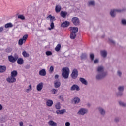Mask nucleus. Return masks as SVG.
<instances>
[{"instance_id":"1","label":"nucleus","mask_w":126,"mask_h":126,"mask_svg":"<svg viewBox=\"0 0 126 126\" xmlns=\"http://www.w3.org/2000/svg\"><path fill=\"white\" fill-rule=\"evenodd\" d=\"M97 74L96 75L97 80H101L107 76V73L104 71V67L99 66L97 69Z\"/></svg>"},{"instance_id":"2","label":"nucleus","mask_w":126,"mask_h":126,"mask_svg":"<svg viewBox=\"0 0 126 126\" xmlns=\"http://www.w3.org/2000/svg\"><path fill=\"white\" fill-rule=\"evenodd\" d=\"M71 34L70 35V38L72 40H74L76 38V35L77 32H78V27H71Z\"/></svg>"},{"instance_id":"3","label":"nucleus","mask_w":126,"mask_h":126,"mask_svg":"<svg viewBox=\"0 0 126 126\" xmlns=\"http://www.w3.org/2000/svg\"><path fill=\"white\" fill-rule=\"evenodd\" d=\"M62 70V75L64 79H67L68 76H69V68L68 67L63 68Z\"/></svg>"},{"instance_id":"4","label":"nucleus","mask_w":126,"mask_h":126,"mask_svg":"<svg viewBox=\"0 0 126 126\" xmlns=\"http://www.w3.org/2000/svg\"><path fill=\"white\" fill-rule=\"evenodd\" d=\"M118 92L116 93L117 97H123L124 96V91L125 90V86H120L118 87Z\"/></svg>"},{"instance_id":"5","label":"nucleus","mask_w":126,"mask_h":126,"mask_svg":"<svg viewBox=\"0 0 126 126\" xmlns=\"http://www.w3.org/2000/svg\"><path fill=\"white\" fill-rule=\"evenodd\" d=\"M126 10V9H113L111 10L110 11V14L113 18L114 17H116V12H123V11H125Z\"/></svg>"},{"instance_id":"6","label":"nucleus","mask_w":126,"mask_h":126,"mask_svg":"<svg viewBox=\"0 0 126 126\" xmlns=\"http://www.w3.org/2000/svg\"><path fill=\"white\" fill-rule=\"evenodd\" d=\"M88 113V110L86 108H80L78 112H77L78 115H81L82 116H84L85 114H87Z\"/></svg>"},{"instance_id":"7","label":"nucleus","mask_w":126,"mask_h":126,"mask_svg":"<svg viewBox=\"0 0 126 126\" xmlns=\"http://www.w3.org/2000/svg\"><path fill=\"white\" fill-rule=\"evenodd\" d=\"M78 76V71L77 70V69H73L71 74V77L73 78V79H76V78H77Z\"/></svg>"},{"instance_id":"8","label":"nucleus","mask_w":126,"mask_h":126,"mask_svg":"<svg viewBox=\"0 0 126 126\" xmlns=\"http://www.w3.org/2000/svg\"><path fill=\"white\" fill-rule=\"evenodd\" d=\"M71 21H72L73 24H74V25H75V26H77V25H78V24H79V23H80L79 19L78 18H77V17H73L71 19Z\"/></svg>"},{"instance_id":"9","label":"nucleus","mask_w":126,"mask_h":126,"mask_svg":"<svg viewBox=\"0 0 126 126\" xmlns=\"http://www.w3.org/2000/svg\"><path fill=\"white\" fill-rule=\"evenodd\" d=\"M97 109L100 115L103 117H105L106 115V110H105L104 108H103V107L100 106L98 107L97 108Z\"/></svg>"},{"instance_id":"10","label":"nucleus","mask_w":126,"mask_h":126,"mask_svg":"<svg viewBox=\"0 0 126 126\" xmlns=\"http://www.w3.org/2000/svg\"><path fill=\"white\" fill-rule=\"evenodd\" d=\"M70 90L71 91H74V90H76V91H79V90H80V88H79L78 85L74 84L72 85V86L71 87Z\"/></svg>"},{"instance_id":"11","label":"nucleus","mask_w":126,"mask_h":126,"mask_svg":"<svg viewBox=\"0 0 126 126\" xmlns=\"http://www.w3.org/2000/svg\"><path fill=\"white\" fill-rule=\"evenodd\" d=\"M71 102L72 104H74V105H75L76 104H79V103H80V98L76 97L72 99Z\"/></svg>"},{"instance_id":"12","label":"nucleus","mask_w":126,"mask_h":126,"mask_svg":"<svg viewBox=\"0 0 126 126\" xmlns=\"http://www.w3.org/2000/svg\"><path fill=\"white\" fill-rule=\"evenodd\" d=\"M7 81L9 83H13V82H15V81H16V78L11 76L10 77L7 78Z\"/></svg>"},{"instance_id":"13","label":"nucleus","mask_w":126,"mask_h":126,"mask_svg":"<svg viewBox=\"0 0 126 126\" xmlns=\"http://www.w3.org/2000/svg\"><path fill=\"white\" fill-rule=\"evenodd\" d=\"M61 86V81L60 80H56L54 81V87L55 88H59Z\"/></svg>"},{"instance_id":"14","label":"nucleus","mask_w":126,"mask_h":126,"mask_svg":"<svg viewBox=\"0 0 126 126\" xmlns=\"http://www.w3.org/2000/svg\"><path fill=\"white\" fill-rule=\"evenodd\" d=\"M6 71V66L5 65H0V73H3Z\"/></svg>"},{"instance_id":"15","label":"nucleus","mask_w":126,"mask_h":126,"mask_svg":"<svg viewBox=\"0 0 126 126\" xmlns=\"http://www.w3.org/2000/svg\"><path fill=\"white\" fill-rule=\"evenodd\" d=\"M43 85H44V83H42V82L40 83L39 84H38L36 87L37 90L38 91H41V90H42V89H43Z\"/></svg>"},{"instance_id":"16","label":"nucleus","mask_w":126,"mask_h":126,"mask_svg":"<svg viewBox=\"0 0 126 126\" xmlns=\"http://www.w3.org/2000/svg\"><path fill=\"white\" fill-rule=\"evenodd\" d=\"M61 10H62V7L60 5H56L55 6V11L56 13H59V12H61Z\"/></svg>"},{"instance_id":"17","label":"nucleus","mask_w":126,"mask_h":126,"mask_svg":"<svg viewBox=\"0 0 126 126\" xmlns=\"http://www.w3.org/2000/svg\"><path fill=\"white\" fill-rule=\"evenodd\" d=\"M79 81L82 84H84V85H87L88 84V82L84 78H80Z\"/></svg>"},{"instance_id":"18","label":"nucleus","mask_w":126,"mask_h":126,"mask_svg":"<svg viewBox=\"0 0 126 126\" xmlns=\"http://www.w3.org/2000/svg\"><path fill=\"white\" fill-rule=\"evenodd\" d=\"M70 23L69 22L66 21L65 22H63L61 24V27H67L69 26Z\"/></svg>"},{"instance_id":"19","label":"nucleus","mask_w":126,"mask_h":126,"mask_svg":"<svg viewBox=\"0 0 126 126\" xmlns=\"http://www.w3.org/2000/svg\"><path fill=\"white\" fill-rule=\"evenodd\" d=\"M8 60L11 63H15L17 61V58L15 59L13 56H9L8 57Z\"/></svg>"},{"instance_id":"20","label":"nucleus","mask_w":126,"mask_h":126,"mask_svg":"<svg viewBox=\"0 0 126 126\" xmlns=\"http://www.w3.org/2000/svg\"><path fill=\"white\" fill-rule=\"evenodd\" d=\"M100 54H101L102 57H103V58H107L108 53L106 51V50L101 51Z\"/></svg>"},{"instance_id":"21","label":"nucleus","mask_w":126,"mask_h":126,"mask_svg":"<svg viewBox=\"0 0 126 126\" xmlns=\"http://www.w3.org/2000/svg\"><path fill=\"white\" fill-rule=\"evenodd\" d=\"M65 112H66L65 109H62L61 110H57V111H56V114H57V115H63V114H64V113H65Z\"/></svg>"},{"instance_id":"22","label":"nucleus","mask_w":126,"mask_h":126,"mask_svg":"<svg viewBox=\"0 0 126 126\" xmlns=\"http://www.w3.org/2000/svg\"><path fill=\"white\" fill-rule=\"evenodd\" d=\"M48 18L50 19V22H54V21H56V17H55V16H52L51 15H49L47 17V19H48Z\"/></svg>"},{"instance_id":"23","label":"nucleus","mask_w":126,"mask_h":126,"mask_svg":"<svg viewBox=\"0 0 126 126\" xmlns=\"http://www.w3.org/2000/svg\"><path fill=\"white\" fill-rule=\"evenodd\" d=\"M53 104H54V102H53V100L49 99L46 101V105L48 106V107H52L53 106Z\"/></svg>"},{"instance_id":"24","label":"nucleus","mask_w":126,"mask_h":126,"mask_svg":"<svg viewBox=\"0 0 126 126\" xmlns=\"http://www.w3.org/2000/svg\"><path fill=\"white\" fill-rule=\"evenodd\" d=\"M60 15L61 17H63V18H65V17H66V16L67 15V12L62 11L60 13Z\"/></svg>"},{"instance_id":"25","label":"nucleus","mask_w":126,"mask_h":126,"mask_svg":"<svg viewBox=\"0 0 126 126\" xmlns=\"http://www.w3.org/2000/svg\"><path fill=\"white\" fill-rule=\"evenodd\" d=\"M39 75H41V76H46V70L45 69H42L39 72Z\"/></svg>"},{"instance_id":"26","label":"nucleus","mask_w":126,"mask_h":126,"mask_svg":"<svg viewBox=\"0 0 126 126\" xmlns=\"http://www.w3.org/2000/svg\"><path fill=\"white\" fill-rule=\"evenodd\" d=\"M95 5L96 3L95 2V1H89L88 2V6H95Z\"/></svg>"},{"instance_id":"27","label":"nucleus","mask_w":126,"mask_h":126,"mask_svg":"<svg viewBox=\"0 0 126 126\" xmlns=\"http://www.w3.org/2000/svg\"><path fill=\"white\" fill-rule=\"evenodd\" d=\"M48 125L51 126H57V123L54 122L53 120H50L48 123Z\"/></svg>"},{"instance_id":"28","label":"nucleus","mask_w":126,"mask_h":126,"mask_svg":"<svg viewBox=\"0 0 126 126\" xmlns=\"http://www.w3.org/2000/svg\"><path fill=\"white\" fill-rule=\"evenodd\" d=\"M17 74H18L17 71L14 70V71L11 72V76L15 78L17 76Z\"/></svg>"},{"instance_id":"29","label":"nucleus","mask_w":126,"mask_h":126,"mask_svg":"<svg viewBox=\"0 0 126 126\" xmlns=\"http://www.w3.org/2000/svg\"><path fill=\"white\" fill-rule=\"evenodd\" d=\"M81 60H86L87 59V54L86 53H82L80 56Z\"/></svg>"},{"instance_id":"30","label":"nucleus","mask_w":126,"mask_h":126,"mask_svg":"<svg viewBox=\"0 0 126 126\" xmlns=\"http://www.w3.org/2000/svg\"><path fill=\"white\" fill-rule=\"evenodd\" d=\"M24 63V61L23 60V59L22 58H19L17 60V63L18 64H23Z\"/></svg>"},{"instance_id":"31","label":"nucleus","mask_w":126,"mask_h":126,"mask_svg":"<svg viewBox=\"0 0 126 126\" xmlns=\"http://www.w3.org/2000/svg\"><path fill=\"white\" fill-rule=\"evenodd\" d=\"M119 104L121 107H123V108H126V103H125L122 101H119Z\"/></svg>"},{"instance_id":"32","label":"nucleus","mask_w":126,"mask_h":126,"mask_svg":"<svg viewBox=\"0 0 126 126\" xmlns=\"http://www.w3.org/2000/svg\"><path fill=\"white\" fill-rule=\"evenodd\" d=\"M120 121H121V118L119 117H116L114 120V122L115 124H119V123H120Z\"/></svg>"},{"instance_id":"33","label":"nucleus","mask_w":126,"mask_h":126,"mask_svg":"<svg viewBox=\"0 0 126 126\" xmlns=\"http://www.w3.org/2000/svg\"><path fill=\"white\" fill-rule=\"evenodd\" d=\"M13 25L11 23H8L5 25V28H9L10 27H13Z\"/></svg>"},{"instance_id":"34","label":"nucleus","mask_w":126,"mask_h":126,"mask_svg":"<svg viewBox=\"0 0 126 126\" xmlns=\"http://www.w3.org/2000/svg\"><path fill=\"white\" fill-rule=\"evenodd\" d=\"M61 44H58L55 48V51L59 52L61 50Z\"/></svg>"},{"instance_id":"35","label":"nucleus","mask_w":126,"mask_h":126,"mask_svg":"<svg viewBox=\"0 0 126 126\" xmlns=\"http://www.w3.org/2000/svg\"><path fill=\"white\" fill-rule=\"evenodd\" d=\"M55 108L57 110H61V103L58 102L55 105Z\"/></svg>"},{"instance_id":"36","label":"nucleus","mask_w":126,"mask_h":126,"mask_svg":"<svg viewBox=\"0 0 126 126\" xmlns=\"http://www.w3.org/2000/svg\"><path fill=\"white\" fill-rule=\"evenodd\" d=\"M22 55L24 58H28L30 56L29 54L27 53L25 51L22 52Z\"/></svg>"},{"instance_id":"37","label":"nucleus","mask_w":126,"mask_h":126,"mask_svg":"<svg viewBox=\"0 0 126 126\" xmlns=\"http://www.w3.org/2000/svg\"><path fill=\"white\" fill-rule=\"evenodd\" d=\"M27 38H28V34H25L22 38H21L22 40H23V41H24V43H25V42H26V40H27Z\"/></svg>"},{"instance_id":"38","label":"nucleus","mask_w":126,"mask_h":126,"mask_svg":"<svg viewBox=\"0 0 126 126\" xmlns=\"http://www.w3.org/2000/svg\"><path fill=\"white\" fill-rule=\"evenodd\" d=\"M24 43H25V42H24L23 39H22L21 38H20L18 41V45L19 46H22V45H23Z\"/></svg>"},{"instance_id":"39","label":"nucleus","mask_w":126,"mask_h":126,"mask_svg":"<svg viewBox=\"0 0 126 126\" xmlns=\"http://www.w3.org/2000/svg\"><path fill=\"white\" fill-rule=\"evenodd\" d=\"M90 58L91 61L93 62V61H94V59L95 58V55H94V54L92 53L90 55Z\"/></svg>"},{"instance_id":"40","label":"nucleus","mask_w":126,"mask_h":126,"mask_svg":"<svg viewBox=\"0 0 126 126\" xmlns=\"http://www.w3.org/2000/svg\"><path fill=\"white\" fill-rule=\"evenodd\" d=\"M51 92L53 94H57V92H58V89H52Z\"/></svg>"},{"instance_id":"41","label":"nucleus","mask_w":126,"mask_h":126,"mask_svg":"<svg viewBox=\"0 0 126 126\" xmlns=\"http://www.w3.org/2000/svg\"><path fill=\"white\" fill-rule=\"evenodd\" d=\"M18 18H19V19H22V20H24L25 19V17L22 15H18Z\"/></svg>"},{"instance_id":"42","label":"nucleus","mask_w":126,"mask_h":126,"mask_svg":"<svg viewBox=\"0 0 126 126\" xmlns=\"http://www.w3.org/2000/svg\"><path fill=\"white\" fill-rule=\"evenodd\" d=\"M45 54L46 56H52V55H53V53L50 51H46Z\"/></svg>"},{"instance_id":"43","label":"nucleus","mask_w":126,"mask_h":126,"mask_svg":"<svg viewBox=\"0 0 126 126\" xmlns=\"http://www.w3.org/2000/svg\"><path fill=\"white\" fill-rule=\"evenodd\" d=\"M121 23L122 25H124L126 26V19H122L121 20Z\"/></svg>"},{"instance_id":"44","label":"nucleus","mask_w":126,"mask_h":126,"mask_svg":"<svg viewBox=\"0 0 126 126\" xmlns=\"http://www.w3.org/2000/svg\"><path fill=\"white\" fill-rule=\"evenodd\" d=\"M117 75L119 77H122V75L123 74V73H122V72L120 70L117 71Z\"/></svg>"},{"instance_id":"45","label":"nucleus","mask_w":126,"mask_h":126,"mask_svg":"<svg viewBox=\"0 0 126 126\" xmlns=\"http://www.w3.org/2000/svg\"><path fill=\"white\" fill-rule=\"evenodd\" d=\"M12 51V49L9 47H8L5 49V51L6 52V53H10V52H11Z\"/></svg>"},{"instance_id":"46","label":"nucleus","mask_w":126,"mask_h":126,"mask_svg":"<svg viewBox=\"0 0 126 126\" xmlns=\"http://www.w3.org/2000/svg\"><path fill=\"white\" fill-rule=\"evenodd\" d=\"M109 41L113 45H115V44H116V42L113 39H111V38L109 39Z\"/></svg>"},{"instance_id":"47","label":"nucleus","mask_w":126,"mask_h":126,"mask_svg":"<svg viewBox=\"0 0 126 126\" xmlns=\"http://www.w3.org/2000/svg\"><path fill=\"white\" fill-rule=\"evenodd\" d=\"M50 27H51V28H55V25L54 24V22H51Z\"/></svg>"},{"instance_id":"48","label":"nucleus","mask_w":126,"mask_h":126,"mask_svg":"<svg viewBox=\"0 0 126 126\" xmlns=\"http://www.w3.org/2000/svg\"><path fill=\"white\" fill-rule=\"evenodd\" d=\"M49 71L50 72H53V71H54V67L53 66H50Z\"/></svg>"},{"instance_id":"49","label":"nucleus","mask_w":126,"mask_h":126,"mask_svg":"<svg viewBox=\"0 0 126 126\" xmlns=\"http://www.w3.org/2000/svg\"><path fill=\"white\" fill-rule=\"evenodd\" d=\"M29 89H28L26 90V92H28V91H29V90H32V89H31V88H32V86H31V85H30L29 86Z\"/></svg>"},{"instance_id":"50","label":"nucleus","mask_w":126,"mask_h":126,"mask_svg":"<svg viewBox=\"0 0 126 126\" xmlns=\"http://www.w3.org/2000/svg\"><path fill=\"white\" fill-rule=\"evenodd\" d=\"M59 98L60 99V100H61L63 102L64 101V99H63V95L60 96Z\"/></svg>"},{"instance_id":"51","label":"nucleus","mask_w":126,"mask_h":126,"mask_svg":"<svg viewBox=\"0 0 126 126\" xmlns=\"http://www.w3.org/2000/svg\"><path fill=\"white\" fill-rule=\"evenodd\" d=\"M99 63V59H95V60L94 61V63H95V64L98 63Z\"/></svg>"},{"instance_id":"52","label":"nucleus","mask_w":126,"mask_h":126,"mask_svg":"<svg viewBox=\"0 0 126 126\" xmlns=\"http://www.w3.org/2000/svg\"><path fill=\"white\" fill-rule=\"evenodd\" d=\"M26 69H29L30 68V65L27 64L25 66Z\"/></svg>"},{"instance_id":"53","label":"nucleus","mask_w":126,"mask_h":126,"mask_svg":"<svg viewBox=\"0 0 126 126\" xmlns=\"http://www.w3.org/2000/svg\"><path fill=\"white\" fill-rule=\"evenodd\" d=\"M65 126H70V123L67 122L65 124Z\"/></svg>"},{"instance_id":"54","label":"nucleus","mask_w":126,"mask_h":126,"mask_svg":"<svg viewBox=\"0 0 126 126\" xmlns=\"http://www.w3.org/2000/svg\"><path fill=\"white\" fill-rule=\"evenodd\" d=\"M1 123H4L5 122V118H2L1 120Z\"/></svg>"},{"instance_id":"55","label":"nucleus","mask_w":126,"mask_h":126,"mask_svg":"<svg viewBox=\"0 0 126 126\" xmlns=\"http://www.w3.org/2000/svg\"><path fill=\"white\" fill-rule=\"evenodd\" d=\"M15 59H16L17 58V59H18V55L17 54H14V57Z\"/></svg>"},{"instance_id":"56","label":"nucleus","mask_w":126,"mask_h":126,"mask_svg":"<svg viewBox=\"0 0 126 126\" xmlns=\"http://www.w3.org/2000/svg\"><path fill=\"white\" fill-rule=\"evenodd\" d=\"M2 31H3V27H0V33H1V32H2Z\"/></svg>"},{"instance_id":"57","label":"nucleus","mask_w":126,"mask_h":126,"mask_svg":"<svg viewBox=\"0 0 126 126\" xmlns=\"http://www.w3.org/2000/svg\"><path fill=\"white\" fill-rule=\"evenodd\" d=\"M54 78L55 79H58V78H59V75H55Z\"/></svg>"},{"instance_id":"58","label":"nucleus","mask_w":126,"mask_h":126,"mask_svg":"<svg viewBox=\"0 0 126 126\" xmlns=\"http://www.w3.org/2000/svg\"><path fill=\"white\" fill-rule=\"evenodd\" d=\"M3 108V107L2 106V105L1 104H0V111H1V110H2Z\"/></svg>"},{"instance_id":"59","label":"nucleus","mask_w":126,"mask_h":126,"mask_svg":"<svg viewBox=\"0 0 126 126\" xmlns=\"http://www.w3.org/2000/svg\"><path fill=\"white\" fill-rule=\"evenodd\" d=\"M49 30H52V29H54V28H52V27L48 28Z\"/></svg>"},{"instance_id":"60","label":"nucleus","mask_w":126,"mask_h":126,"mask_svg":"<svg viewBox=\"0 0 126 126\" xmlns=\"http://www.w3.org/2000/svg\"><path fill=\"white\" fill-rule=\"evenodd\" d=\"M29 126H33L32 125H30Z\"/></svg>"},{"instance_id":"61","label":"nucleus","mask_w":126,"mask_h":126,"mask_svg":"<svg viewBox=\"0 0 126 126\" xmlns=\"http://www.w3.org/2000/svg\"><path fill=\"white\" fill-rule=\"evenodd\" d=\"M90 106H91V105L90 104Z\"/></svg>"}]
</instances>
